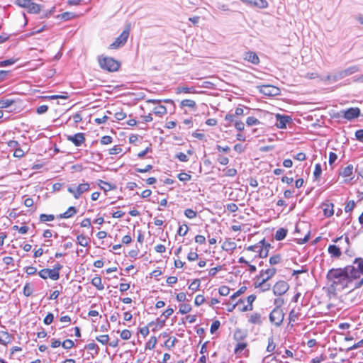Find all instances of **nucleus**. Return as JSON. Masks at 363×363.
I'll return each mask as SVG.
<instances>
[{"label": "nucleus", "instance_id": "obj_1", "mask_svg": "<svg viewBox=\"0 0 363 363\" xmlns=\"http://www.w3.org/2000/svg\"><path fill=\"white\" fill-rule=\"evenodd\" d=\"M359 279V272L354 267L347 266L344 269H332L327 274V279L334 291L345 288L350 290L359 288L363 284V277Z\"/></svg>", "mask_w": 363, "mask_h": 363}, {"label": "nucleus", "instance_id": "obj_2", "mask_svg": "<svg viewBox=\"0 0 363 363\" xmlns=\"http://www.w3.org/2000/svg\"><path fill=\"white\" fill-rule=\"evenodd\" d=\"M276 272L277 270L275 268L261 270L259 274L255 278V287H262V285H264L265 282L269 280L276 274Z\"/></svg>", "mask_w": 363, "mask_h": 363}, {"label": "nucleus", "instance_id": "obj_3", "mask_svg": "<svg viewBox=\"0 0 363 363\" xmlns=\"http://www.w3.org/2000/svg\"><path fill=\"white\" fill-rule=\"evenodd\" d=\"M99 62L102 69L109 72L117 71L120 67L119 62L111 57H99Z\"/></svg>", "mask_w": 363, "mask_h": 363}, {"label": "nucleus", "instance_id": "obj_4", "mask_svg": "<svg viewBox=\"0 0 363 363\" xmlns=\"http://www.w3.org/2000/svg\"><path fill=\"white\" fill-rule=\"evenodd\" d=\"M267 116L279 128H285L286 123L291 121V118L289 116H281L280 114L267 113Z\"/></svg>", "mask_w": 363, "mask_h": 363}, {"label": "nucleus", "instance_id": "obj_5", "mask_svg": "<svg viewBox=\"0 0 363 363\" xmlns=\"http://www.w3.org/2000/svg\"><path fill=\"white\" fill-rule=\"evenodd\" d=\"M284 318V313L281 308L276 307L269 314L270 322L276 326L281 325Z\"/></svg>", "mask_w": 363, "mask_h": 363}, {"label": "nucleus", "instance_id": "obj_6", "mask_svg": "<svg viewBox=\"0 0 363 363\" xmlns=\"http://www.w3.org/2000/svg\"><path fill=\"white\" fill-rule=\"evenodd\" d=\"M129 33L130 26H127L126 28L122 32V33L116 39V40L110 45L109 48L117 49L124 45L128 38Z\"/></svg>", "mask_w": 363, "mask_h": 363}, {"label": "nucleus", "instance_id": "obj_7", "mask_svg": "<svg viewBox=\"0 0 363 363\" xmlns=\"http://www.w3.org/2000/svg\"><path fill=\"white\" fill-rule=\"evenodd\" d=\"M343 241L342 237H340L337 238L335 242L341 243ZM344 242L348 245H349V238L345 237L344 239ZM342 247L340 246V244L338 245H332L328 247V252L333 257H339L341 255V249Z\"/></svg>", "mask_w": 363, "mask_h": 363}, {"label": "nucleus", "instance_id": "obj_8", "mask_svg": "<svg viewBox=\"0 0 363 363\" xmlns=\"http://www.w3.org/2000/svg\"><path fill=\"white\" fill-rule=\"evenodd\" d=\"M89 189V183L80 184L76 189L69 186L67 191L72 194L75 199H79L80 196L85 191Z\"/></svg>", "mask_w": 363, "mask_h": 363}, {"label": "nucleus", "instance_id": "obj_9", "mask_svg": "<svg viewBox=\"0 0 363 363\" xmlns=\"http://www.w3.org/2000/svg\"><path fill=\"white\" fill-rule=\"evenodd\" d=\"M342 116L348 121H352L360 115V109L359 108H350L347 110L341 111Z\"/></svg>", "mask_w": 363, "mask_h": 363}, {"label": "nucleus", "instance_id": "obj_10", "mask_svg": "<svg viewBox=\"0 0 363 363\" xmlns=\"http://www.w3.org/2000/svg\"><path fill=\"white\" fill-rule=\"evenodd\" d=\"M261 93L267 96H277L279 94L280 90L279 88L272 85H262L258 86Z\"/></svg>", "mask_w": 363, "mask_h": 363}, {"label": "nucleus", "instance_id": "obj_11", "mask_svg": "<svg viewBox=\"0 0 363 363\" xmlns=\"http://www.w3.org/2000/svg\"><path fill=\"white\" fill-rule=\"evenodd\" d=\"M289 289L288 284L284 281H279L275 284L273 288L274 294L277 296H281L285 294Z\"/></svg>", "mask_w": 363, "mask_h": 363}, {"label": "nucleus", "instance_id": "obj_12", "mask_svg": "<svg viewBox=\"0 0 363 363\" xmlns=\"http://www.w3.org/2000/svg\"><path fill=\"white\" fill-rule=\"evenodd\" d=\"M38 274L44 279L50 278L52 280H57L60 277V274H57L56 271H54L52 269H43L38 272Z\"/></svg>", "mask_w": 363, "mask_h": 363}, {"label": "nucleus", "instance_id": "obj_13", "mask_svg": "<svg viewBox=\"0 0 363 363\" xmlns=\"http://www.w3.org/2000/svg\"><path fill=\"white\" fill-rule=\"evenodd\" d=\"M337 75L338 72L328 74L325 77H323L321 78V82L325 86L332 85L337 82L338 80L341 79L340 77H338Z\"/></svg>", "mask_w": 363, "mask_h": 363}, {"label": "nucleus", "instance_id": "obj_14", "mask_svg": "<svg viewBox=\"0 0 363 363\" xmlns=\"http://www.w3.org/2000/svg\"><path fill=\"white\" fill-rule=\"evenodd\" d=\"M67 140L73 143L75 146H80L85 140L84 133H79L73 135H68Z\"/></svg>", "mask_w": 363, "mask_h": 363}, {"label": "nucleus", "instance_id": "obj_15", "mask_svg": "<svg viewBox=\"0 0 363 363\" xmlns=\"http://www.w3.org/2000/svg\"><path fill=\"white\" fill-rule=\"evenodd\" d=\"M359 71V67L357 65L350 67L345 69L341 70L338 72V77H340V79H343L347 76H350L357 72Z\"/></svg>", "mask_w": 363, "mask_h": 363}, {"label": "nucleus", "instance_id": "obj_16", "mask_svg": "<svg viewBox=\"0 0 363 363\" xmlns=\"http://www.w3.org/2000/svg\"><path fill=\"white\" fill-rule=\"evenodd\" d=\"M244 60L254 65H258L259 63V57L255 52L252 51H249L245 53Z\"/></svg>", "mask_w": 363, "mask_h": 363}, {"label": "nucleus", "instance_id": "obj_17", "mask_svg": "<svg viewBox=\"0 0 363 363\" xmlns=\"http://www.w3.org/2000/svg\"><path fill=\"white\" fill-rule=\"evenodd\" d=\"M260 248L258 250L259 257L261 258H264L268 255L269 249L270 247L269 244H264V240L260 242Z\"/></svg>", "mask_w": 363, "mask_h": 363}, {"label": "nucleus", "instance_id": "obj_18", "mask_svg": "<svg viewBox=\"0 0 363 363\" xmlns=\"http://www.w3.org/2000/svg\"><path fill=\"white\" fill-rule=\"evenodd\" d=\"M321 208L323 209V214L325 217H330L334 213L333 204L332 203H323L321 205Z\"/></svg>", "mask_w": 363, "mask_h": 363}, {"label": "nucleus", "instance_id": "obj_19", "mask_svg": "<svg viewBox=\"0 0 363 363\" xmlns=\"http://www.w3.org/2000/svg\"><path fill=\"white\" fill-rule=\"evenodd\" d=\"M256 296L255 295H250L247 298L248 305L243 306L240 309V311H247L252 309V303L255 300Z\"/></svg>", "mask_w": 363, "mask_h": 363}, {"label": "nucleus", "instance_id": "obj_20", "mask_svg": "<svg viewBox=\"0 0 363 363\" xmlns=\"http://www.w3.org/2000/svg\"><path fill=\"white\" fill-rule=\"evenodd\" d=\"M354 264L356 266H354L356 269H358L359 272V279L360 280L363 277V259H357L354 262Z\"/></svg>", "mask_w": 363, "mask_h": 363}, {"label": "nucleus", "instance_id": "obj_21", "mask_svg": "<svg viewBox=\"0 0 363 363\" xmlns=\"http://www.w3.org/2000/svg\"><path fill=\"white\" fill-rule=\"evenodd\" d=\"M27 9H28V12H30V13H37L40 11V8L38 4L34 3L32 1H30Z\"/></svg>", "mask_w": 363, "mask_h": 363}, {"label": "nucleus", "instance_id": "obj_22", "mask_svg": "<svg viewBox=\"0 0 363 363\" xmlns=\"http://www.w3.org/2000/svg\"><path fill=\"white\" fill-rule=\"evenodd\" d=\"M76 213H77L76 208L73 206H71L67 210V211H65L63 214L60 215V218H71L72 216H73Z\"/></svg>", "mask_w": 363, "mask_h": 363}, {"label": "nucleus", "instance_id": "obj_23", "mask_svg": "<svg viewBox=\"0 0 363 363\" xmlns=\"http://www.w3.org/2000/svg\"><path fill=\"white\" fill-rule=\"evenodd\" d=\"M286 234H287V230H286L284 228H279L276 232L275 239L277 240H282L284 238H285V237L286 236Z\"/></svg>", "mask_w": 363, "mask_h": 363}, {"label": "nucleus", "instance_id": "obj_24", "mask_svg": "<svg viewBox=\"0 0 363 363\" xmlns=\"http://www.w3.org/2000/svg\"><path fill=\"white\" fill-rule=\"evenodd\" d=\"M250 323L253 324H261L262 323V319H261V315L258 313H252L250 315Z\"/></svg>", "mask_w": 363, "mask_h": 363}, {"label": "nucleus", "instance_id": "obj_25", "mask_svg": "<svg viewBox=\"0 0 363 363\" xmlns=\"http://www.w3.org/2000/svg\"><path fill=\"white\" fill-rule=\"evenodd\" d=\"M196 93L195 89L193 87L181 86L176 89V93L177 94L181 93Z\"/></svg>", "mask_w": 363, "mask_h": 363}, {"label": "nucleus", "instance_id": "obj_26", "mask_svg": "<svg viewBox=\"0 0 363 363\" xmlns=\"http://www.w3.org/2000/svg\"><path fill=\"white\" fill-rule=\"evenodd\" d=\"M353 172V166L352 164H350L345 167L340 174L343 177H349L352 174Z\"/></svg>", "mask_w": 363, "mask_h": 363}, {"label": "nucleus", "instance_id": "obj_27", "mask_svg": "<svg viewBox=\"0 0 363 363\" xmlns=\"http://www.w3.org/2000/svg\"><path fill=\"white\" fill-rule=\"evenodd\" d=\"M196 106V102L194 100L184 99V100L181 101V106L182 107H186H186L195 108Z\"/></svg>", "mask_w": 363, "mask_h": 363}, {"label": "nucleus", "instance_id": "obj_28", "mask_svg": "<svg viewBox=\"0 0 363 363\" xmlns=\"http://www.w3.org/2000/svg\"><path fill=\"white\" fill-rule=\"evenodd\" d=\"M10 342L9 334L6 332H2L0 333V342L6 345Z\"/></svg>", "mask_w": 363, "mask_h": 363}, {"label": "nucleus", "instance_id": "obj_29", "mask_svg": "<svg viewBox=\"0 0 363 363\" xmlns=\"http://www.w3.org/2000/svg\"><path fill=\"white\" fill-rule=\"evenodd\" d=\"M14 103V101L12 99H1L0 100V108H8L11 106Z\"/></svg>", "mask_w": 363, "mask_h": 363}, {"label": "nucleus", "instance_id": "obj_30", "mask_svg": "<svg viewBox=\"0 0 363 363\" xmlns=\"http://www.w3.org/2000/svg\"><path fill=\"white\" fill-rule=\"evenodd\" d=\"M153 112L156 115L162 116L167 113V108L164 106H159L154 108Z\"/></svg>", "mask_w": 363, "mask_h": 363}, {"label": "nucleus", "instance_id": "obj_31", "mask_svg": "<svg viewBox=\"0 0 363 363\" xmlns=\"http://www.w3.org/2000/svg\"><path fill=\"white\" fill-rule=\"evenodd\" d=\"M236 247L235 242L231 241L230 240H226L223 246V248L225 250H231Z\"/></svg>", "mask_w": 363, "mask_h": 363}, {"label": "nucleus", "instance_id": "obj_32", "mask_svg": "<svg viewBox=\"0 0 363 363\" xmlns=\"http://www.w3.org/2000/svg\"><path fill=\"white\" fill-rule=\"evenodd\" d=\"M247 344L245 342H239L235 348V354L239 355L245 349Z\"/></svg>", "mask_w": 363, "mask_h": 363}, {"label": "nucleus", "instance_id": "obj_33", "mask_svg": "<svg viewBox=\"0 0 363 363\" xmlns=\"http://www.w3.org/2000/svg\"><path fill=\"white\" fill-rule=\"evenodd\" d=\"M91 283L99 290H102L104 289V286L101 284V279L100 277H94L92 279Z\"/></svg>", "mask_w": 363, "mask_h": 363}, {"label": "nucleus", "instance_id": "obj_34", "mask_svg": "<svg viewBox=\"0 0 363 363\" xmlns=\"http://www.w3.org/2000/svg\"><path fill=\"white\" fill-rule=\"evenodd\" d=\"M33 288L29 283H27L23 288V294L28 297L33 294Z\"/></svg>", "mask_w": 363, "mask_h": 363}, {"label": "nucleus", "instance_id": "obj_35", "mask_svg": "<svg viewBox=\"0 0 363 363\" xmlns=\"http://www.w3.org/2000/svg\"><path fill=\"white\" fill-rule=\"evenodd\" d=\"M246 123L249 126L259 125L260 123L259 121L255 118V117L250 116L248 117L246 120Z\"/></svg>", "mask_w": 363, "mask_h": 363}, {"label": "nucleus", "instance_id": "obj_36", "mask_svg": "<svg viewBox=\"0 0 363 363\" xmlns=\"http://www.w3.org/2000/svg\"><path fill=\"white\" fill-rule=\"evenodd\" d=\"M157 344V338L152 337L146 344V349L152 350Z\"/></svg>", "mask_w": 363, "mask_h": 363}, {"label": "nucleus", "instance_id": "obj_37", "mask_svg": "<svg viewBox=\"0 0 363 363\" xmlns=\"http://www.w3.org/2000/svg\"><path fill=\"white\" fill-rule=\"evenodd\" d=\"M77 240L78 244L80 245L81 246H83V247L87 246L88 241H87L86 238L84 237V235H78L77 238Z\"/></svg>", "mask_w": 363, "mask_h": 363}, {"label": "nucleus", "instance_id": "obj_38", "mask_svg": "<svg viewBox=\"0 0 363 363\" xmlns=\"http://www.w3.org/2000/svg\"><path fill=\"white\" fill-rule=\"evenodd\" d=\"M191 307L189 304H182L179 308V313L182 314H186L191 311Z\"/></svg>", "mask_w": 363, "mask_h": 363}, {"label": "nucleus", "instance_id": "obj_39", "mask_svg": "<svg viewBox=\"0 0 363 363\" xmlns=\"http://www.w3.org/2000/svg\"><path fill=\"white\" fill-rule=\"evenodd\" d=\"M61 19L65 21H69L74 18V14L71 12H65L60 15Z\"/></svg>", "mask_w": 363, "mask_h": 363}, {"label": "nucleus", "instance_id": "obj_40", "mask_svg": "<svg viewBox=\"0 0 363 363\" xmlns=\"http://www.w3.org/2000/svg\"><path fill=\"white\" fill-rule=\"evenodd\" d=\"M281 259L280 255H276L272 256L269 258V263L272 265H275V264H279L281 262Z\"/></svg>", "mask_w": 363, "mask_h": 363}, {"label": "nucleus", "instance_id": "obj_41", "mask_svg": "<svg viewBox=\"0 0 363 363\" xmlns=\"http://www.w3.org/2000/svg\"><path fill=\"white\" fill-rule=\"evenodd\" d=\"M196 214V212L191 208H187L184 211V215L190 219L194 218Z\"/></svg>", "mask_w": 363, "mask_h": 363}, {"label": "nucleus", "instance_id": "obj_42", "mask_svg": "<svg viewBox=\"0 0 363 363\" xmlns=\"http://www.w3.org/2000/svg\"><path fill=\"white\" fill-rule=\"evenodd\" d=\"M178 179L182 182H188L191 180V176L187 173H180L178 174Z\"/></svg>", "mask_w": 363, "mask_h": 363}, {"label": "nucleus", "instance_id": "obj_43", "mask_svg": "<svg viewBox=\"0 0 363 363\" xmlns=\"http://www.w3.org/2000/svg\"><path fill=\"white\" fill-rule=\"evenodd\" d=\"M200 286V280L199 279H195L194 280L191 284L189 285V289L196 291L199 289Z\"/></svg>", "mask_w": 363, "mask_h": 363}, {"label": "nucleus", "instance_id": "obj_44", "mask_svg": "<svg viewBox=\"0 0 363 363\" xmlns=\"http://www.w3.org/2000/svg\"><path fill=\"white\" fill-rule=\"evenodd\" d=\"M230 288L227 286H222L218 289V292L221 296H228L230 293Z\"/></svg>", "mask_w": 363, "mask_h": 363}, {"label": "nucleus", "instance_id": "obj_45", "mask_svg": "<svg viewBox=\"0 0 363 363\" xmlns=\"http://www.w3.org/2000/svg\"><path fill=\"white\" fill-rule=\"evenodd\" d=\"M55 218L53 215L41 214L40 216V220L42 222L52 221Z\"/></svg>", "mask_w": 363, "mask_h": 363}, {"label": "nucleus", "instance_id": "obj_46", "mask_svg": "<svg viewBox=\"0 0 363 363\" xmlns=\"http://www.w3.org/2000/svg\"><path fill=\"white\" fill-rule=\"evenodd\" d=\"M74 344L72 340L67 339L62 343V347L65 349H70L74 347Z\"/></svg>", "mask_w": 363, "mask_h": 363}, {"label": "nucleus", "instance_id": "obj_47", "mask_svg": "<svg viewBox=\"0 0 363 363\" xmlns=\"http://www.w3.org/2000/svg\"><path fill=\"white\" fill-rule=\"evenodd\" d=\"M96 340L101 344L105 345L108 342L109 337L108 335H99V336L96 337Z\"/></svg>", "mask_w": 363, "mask_h": 363}, {"label": "nucleus", "instance_id": "obj_48", "mask_svg": "<svg viewBox=\"0 0 363 363\" xmlns=\"http://www.w3.org/2000/svg\"><path fill=\"white\" fill-rule=\"evenodd\" d=\"M189 230V228L186 225H181L178 230V234L181 236H184Z\"/></svg>", "mask_w": 363, "mask_h": 363}, {"label": "nucleus", "instance_id": "obj_49", "mask_svg": "<svg viewBox=\"0 0 363 363\" xmlns=\"http://www.w3.org/2000/svg\"><path fill=\"white\" fill-rule=\"evenodd\" d=\"M16 62L15 59H9L0 62V67H6L13 65Z\"/></svg>", "mask_w": 363, "mask_h": 363}, {"label": "nucleus", "instance_id": "obj_50", "mask_svg": "<svg viewBox=\"0 0 363 363\" xmlns=\"http://www.w3.org/2000/svg\"><path fill=\"white\" fill-rule=\"evenodd\" d=\"M114 116L116 120L121 121L126 117V113L122 110H120L119 111L116 112Z\"/></svg>", "mask_w": 363, "mask_h": 363}, {"label": "nucleus", "instance_id": "obj_51", "mask_svg": "<svg viewBox=\"0 0 363 363\" xmlns=\"http://www.w3.org/2000/svg\"><path fill=\"white\" fill-rule=\"evenodd\" d=\"M176 341H177V339L175 337H173L172 339L171 337H169L164 342V345H165V347H167L168 348L173 347L175 345Z\"/></svg>", "mask_w": 363, "mask_h": 363}, {"label": "nucleus", "instance_id": "obj_52", "mask_svg": "<svg viewBox=\"0 0 363 363\" xmlns=\"http://www.w3.org/2000/svg\"><path fill=\"white\" fill-rule=\"evenodd\" d=\"M130 337H131V333L128 330H123L121 333V337L123 340H128L130 338Z\"/></svg>", "mask_w": 363, "mask_h": 363}, {"label": "nucleus", "instance_id": "obj_53", "mask_svg": "<svg viewBox=\"0 0 363 363\" xmlns=\"http://www.w3.org/2000/svg\"><path fill=\"white\" fill-rule=\"evenodd\" d=\"M31 0H17L16 4L20 7L28 8L29 3Z\"/></svg>", "mask_w": 363, "mask_h": 363}, {"label": "nucleus", "instance_id": "obj_54", "mask_svg": "<svg viewBox=\"0 0 363 363\" xmlns=\"http://www.w3.org/2000/svg\"><path fill=\"white\" fill-rule=\"evenodd\" d=\"M53 319H54V315L52 313H49L46 316L45 318H44V323L46 324V325H50L52 323V322L53 321Z\"/></svg>", "mask_w": 363, "mask_h": 363}, {"label": "nucleus", "instance_id": "obj_55", "mask_svg": "<svg viewBox=\"0 0 363 363\" xmlns=\"http://www.w3.org/2000/svg\"><path fill=\"white\" fill-rule=\"evenodd\" d=\"M246 290V287L245 286H242L238 291H236L235 294H233L232 296H231V298L233 300H235L237 297H238L239 296H240L242 294H243Z\"/></svg>", "mask_w": 363, "mask_h": 363}, {"label": "nucleus", "instance_id": "obj_56", "mask_svg": "<svg viewBox=\"0 0 363 363\" xmlns=\"http://www.w3.org/2000/svg\"><path fill=\"white\" fill-rule=\"evenodd\" d=\"M205 301V298L202 295H197L194 300V303L196 306H201L202 303H203Z\"/></svg>", "mask_w": 363, "mask_h": 363}, {"label": "nucleus", "instance_id": "obj_57", "mask_svg": "<svg viewBox=\"0 0 363 363\" xmlns=\"http://www.w3.org/2000/svg\"><path fill=\"white\" fill-rule=\"evenodd\" d=\"M220 323L219 320H215L213 322L211 326V333H214L220 327Z\"/></svg>", "mask_w": 363, "mask_h": 363}, {"label": "nucleus", "instance_id": "obj_58", "mask_svg": "<svg viewBox=\"0 0 363 363\" xmlns=\"http://www.w3.org/2000/svg\"><path fill=\"white\" fill-rule=\"evenodd\" d=\"M13 228L17 230L21 234H26L28 231V226L18 227L17 225H14Z\"/></svg>", "mask_w": 363, "mask_h": 363}, {"label": "nucleus", "instance_id": "obj_59", "mask_svg": "<svg viewBox=\"0 0 363 363\" xmlns=\"http://www.w3.org/2000/svg\"><path fill=\"white\" fill-rule=\"evenodd\" d=\"M355 206V203L354 201H349L345 207V212H350L353 210Z\"/></svg>", "mask_w": 363, "mask_h": 363}, {"label": "nucleus", "instance_id": "obj_60", "mask_svg": "<svg viewBox=\"0 0 363 363\" xmlns=\"http://www.w3.org/2000/svg\"><path fill=\"white\" fill-rule=\"evenodd\" d=\"M101 143L103 145H108L112 143V138L108 135H105L101 138Z\"/></svg>", "mask_w": 363, "mask_h": 363}, {"label": "nucleus", "instance_id": "obj_61", "mask_svg": "<svg viewBox=\"0 0 363 363\" xmlns=\"http://www.w3.org/2000/svg\"><path fill=\"white\" fill-rule=\"evenodd\" d=\"M85 348L89 350H96V353L98 352L97 350L99 349L98 345L94 342H90V343L87 344L85 346Z\"/></svg>", "mask_w": 363, "mask_h": 363}, {"label": "nucleus", "instance_id": "obj_62", "mask_svg": "<svg viewBox=\"0 0 363 363\" xmlns=\"http://www.w3.org/2000/svg\"><path fill=\"white\" fill-rule=\"evenodd\" d=\"M227 209L230 212L234 213L238 210V207L235 203H231L227 205Z\"/></svg>", "mask_w": 363, "mask_h": 363}, {"label": "nucleus", "instance_id": "obj_63", "mask_svg": "<svg viewBox=\"0 0 363 363\" xmlns=\"http://www.w3.org/2000/svg\"><path fill=\"white\" fill-rule=\"evenodd\" d=\"M176 157L179 159L181 162H187L188 161V157L186 154L183 152H179L176 155Z\"/></svg>", "mask_w": 363, "mask_h": 363}, {"label": "nucleus", "instance_id": "obj_64", "mask_svg": "<svg viewBox=\"0 0 363 363\" xmlns=\"http://www.w3.org/2000/svg\"><path fill=\"white\" fill-rule=\"evenodd\" d=\"M355 136L358 140L363 141V129L357 130Z\"/></svg>", "mask_w": 363, "mask_h": 363}]
</instances>
